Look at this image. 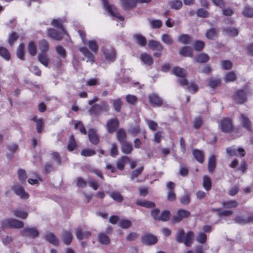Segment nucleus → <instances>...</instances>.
<instances>
[{
  "label": "nucleus",
  "mask_w": 253,
  "mask_h": 253,
  "mask_svg": "<svg viewBox=\"0 0 253 253\" xmlns=\"http://www.w3.org/2000/svg\"><path fill=\"white\" fill-rule=\"evenodd\" d=\"M218 34V30L216 28H213L207 31L206 36L210 40H214L217 37Z\"/></svg>",
  "instance_id": "2f4dec72"
},
{
  "label": "nucleus",
  "mask_w": 253,
  "mask_h": 253,
  "mask_svg": "<svg viewBox=\"0 0 253 253\" xmlns=\"http://www.w3.org/2000/svg\"><path fill=\"white\" fill-rule=\"evenodd\" d=\"M76 146L77 144L74 136L73 134L71 135L67 146V149L69 151H72L76 148Z\"/></svg>",
  "instance_id": "58836bf2"
},
{
  "label": "nucleus",
  "mask_w": 253,
  "mask_h": 253,
  "mask_svg": "<svg viewBox=\"0 0 253 253\" xmlns=\"http://www.w3.org/2000/svg\"><path fill=\"white\" fill-rule=\"evenodd\" d=\"M55 49L59 56L65 59L66 57V52L65 48L61 45H58L56 47Z\"/></svg>",
  "instance_id": "864d4df0"
},
{
  "label": "nucleus",
  "mask_w": 253,
  "mask_h": 253,
  "mask_svg": "<svg viewBox=\"0 0 253 253\" xmlns=\"http://www.w3.org/2000/svg\"><path fill=\"white\" fill-rule=\"evenodd\" d=\"M140 59L144 64L150 66L153 63V59L151 55L144 53L140 55Z\"/></svg>",
  "instance_id": "393cba45"
},
{
  "label": "nucleus",
  "mask_w": 253,
  "mask_h": 253,
  "mask_svg": "<svg viewBox=\"0 0 253 253\" xmlns=\"http://www.w3.org/2000/svg\"><path fill=\"white\" fill-rule=\"evenodd\" d=\"M104 8L111 16L117 17L121 20H124V17L120 15L115 5L110 4L108 0H102Z\"/></svg>",
  "instance_id": "7ed1b4c3"
},
{
  "label": "nucleus",
  "mask_w": 253,
  "mask_h": 253,
  "mask_svg": "<svg viewBox=\"0 0 253 253\" xmlns=\"http://www.w3.org/2000/svg\"><path fill=\"white\" fill-rule=\"evenodd\" d=\"M24 44L21 43L17 48V56L21 60L24 59Z\"/></svg>",
  "instance_id": "09e8293b"
},
{
  "label": "nucleus",
  "mask_w": 253,
  "mask_h": 253,
  "mask_svg": "<svg viewBox=\"0 0 253 253\" xmlns=\"http://www.w3.org/2000/svg\"><path fill=\"white\" fill-rule=\"evenodd\" d=\"M136 204L138 206L149 209L153 208L155 207L154 203L147 200H137Z\"/></svg>",
  "instance_id": "cd10ccee"
},
{
  "label": "nucleus",
  "mask_w": 253,
  "mask_h": 253,
  "mask_svg": "<svg viewBox=\"0 0 253 253\" xmlns=\"http://www.w3.org/2000/svg\"><path fill=\"white\" fill-rule=\"evenodd\" d=\"M193 49L191 47L185 46L181 48L180 50L179 53L184 56H192Z\"/></svg>",
  "instance_id": "c9c22d12"
},
{
  "label": "nucleus",
  "mask_w": 253,
  "mask_h": 253,
  "mask_svg": "<svg viewBox=\"0 0 253 253\" xmlns=\"http://www.w3.org/2000/svg\"><path fill=\"white\" fill-rule=\"evenodd\" d=\"M13 215L17 217L26 219L28 216V212L21 210H16L13 211Z\"/></svg>",
  "instance_id": "37998d69"
},
{
  "label": "nucleus",
  "mask_w": 253,
  "mask_h": 253,
  "mask_svg": "<svg viewBox=\"0 0 253 253\" xmlns=\"http://www.w3.org/2000/svg\"><path fill=\"white\" fill-rule=\"evenodd\" d=\"M127 162L130 163V159L127 156H123L118 159L117 162V168L120 170L124 169L125 164Z\"/></svg>",
  "instance_id": "bb28decb"
},
{
  "label": "nucleus",
  "mask_w": 253,
  "mask_h": 253,
  "mask_svg": "<svg viewBox=\"0 0 253 253\" xmlns=\"http://www.w3.org/2000/svg\"><path fill=\"white\" fill-rule=\"evenodd\" d=\"M91 233L89 231H85L83 232L81 228L79 227L76 229V235L77 238L79 240H82L84 238H87L90 236Z\"/></svg>",
  "instance_id": "c756f323"
},
{
  "label": "nucleus",
  "mask_w": 253,
  "mask_h": 253,
  "mask_svg": "<svg viewBox=\"0 0 253 253\" xmlns=\"http://www.w3.org/2000/svg\"><path fill=\"white\" fill-rule=\"evenodd\" d=\"M203 186L207 191L210 190L211 187V180L210 178L207 175L204 176L203 177Z\"/></svg>",
  "instance_id": "a18cd8bd"
},
{
  "label": "nucleus",
  "mask_w": 253,
  "mask_h": 253,
  "mask_svg": "<svg viewBox=\"0 0 253 253\" xmlns=\"http://www.w3.org/2000/svg\"><path fill=\"white\" fill-rule=\"evenodd\" d=\"M192 154L194 158L200 163H203L204 162V153L198 149L193 150Z\"/></svg>",
  "instance_id": "4be33fe9"
},
{
  "label": "nucleus",
  "mask_w": 253,
  "mask_h": 253,
  "mask_svg": "<svg viewBox=\"0 0 253 253\" xmlns=\"http://www.w3.org/2000/svg\"><path fill=\"white\" fill-rule=\"evenodd\" d=\"M148 21L150 26L153 29H158L162 27V21L159 19H149Z\"/></svg>",
  "instance_id": "e433bc0d"
},
{
  "label": "nucleus",
  "mask_w": 253,
  "mask_h": 253,
  "mask_svg": "<svg viewBox=\"0 0 253 253\" xmlns=\"http://www.w3.org/2000/svg\"><path fill=\"white\" fill-rule=\"evenodd\" d=\"M248 90L247 88L238 90L234 95V101L238 104H243L247 101Z\"/></svg>",
  "instance_id": "39448f33"
},
{
  "label": "nucleus",
  "mask_w": 253,
  "mask_h": 253,
  "mask_svg": "<svg viewBox=\"0 0 253 253\" xmlns=\"http://www.w3.org/2000/svg\"><path fill=\"white\" fill-rule=\"evenodd\" d=\"M109 105L105 101H102L99 104L93 105L89 110L88 113L91 115H98L102 111L107 112L109 110Z\"/></svg>",
  "instance_id": "f03ea898"
},
{
  "label": "nucleus",
  "mask_w": 253,
  "mask_h": 253,
  "mask_svg": "<svg viewBox=\"0 0 253 253\" xmlns=\"http://www.w3.org/2000/svg\"><path fill=\"white\" fill-rule=\"evenodd\" d=\"M191 38L188 34H182L178 38V42L184 44H189L191 42Z\"/></svg>",
  "instance_id": "f704fd0d"
},
{
  "label": "nucleus",
  "mask_w": 253,
  "mask_h": 253,
  "mask_svg": "<svg viewBox=\"0 0 253 253\" xmlns=\"http://www.w3.org/2000/svg\"><path fill=\"white\" fill-rule=\"evenodd\" d=\"M148 46L150 49L155 51L154 53V56L159 57L162 55L163 46L159 42L155 40H149Z\"/></svg>",
  "instance_id": "20e7f679"
},
{
  "label": "nucleus",
  "mask_w": 253,
  "mask_h": 253,
  "mask_svg": "<svg viewBox=\"0 0 253 253\" xmlns=\"http://www.w3.org/2000/svg\"><path fill=\"white\" fill-rule=\"evenodd\" d=\"M110 196L115 201L118 202H122L123 200V197L119 192H113L110 194Z\"/></svg>",
  "instance_id": "49530a36"
},
{
  "label": "nucleus",
  "mask_w": 253,
  "mask_h": 253,
  "mask_svg": "<svg viewBox=\"0 0 253 253\" xmlns=\"http://www.w3.org/2000/svg\"><path fill=\"white\" fill-rule=\"evenodd\" d=\"M242 15L248 18L253 17V8L249 6H246L244 7L242 12Z\"/></svg>",
  "instance_id": "4c0bfd02"
},
{
  "label": "nucleus",
  "mask_w": 253,
  "mask_h": 253,
  "mask_svg": "<svg viewBox=\"0 0 253 253\" xmlns=\"http://www.w3.org/2000/svg\"><path fill=\"white\" fill-rule=\"evenodd\" d=\"M102 51L105 55V59L108 61L113 62L116 57L115 49L110 46H105L103 47Z\"/></svg>",
  "instance_id": "423d86ee"
},
{
  "label": "nucleus",
  "mask_w": 253,
  "mask_h": 253,
  "mask_svg": "<svg viewBox=\"0 0 253 253\" xmlns=\"http://www.w3.org/2000/svg\"><path fill=\"white\" fill-rule=\"evenodd\" d=\"M21 234L25 237L35 238L39 236V233L36 228L26 227L21 231Z\"/></svg>",
  "instance_id": "f8f14e48"
},
{
  "label": "nucleus",
  "mask_w": 253,
  "mask_h": 253,
  "mask_svg": "<svg viewBox=\"0 0 253 253\" xmlns=\"http://www.w3.org/2000/svg\"><path fill=\"white\" fill-rule=\"evenodd\" d=\"M19 35L16 32H12L9 35L8 42L9 44L12 46L14 42H15L18 38Z\"/></svg>",
  "instance_id": "680f3d73"
},
{
  "label": "nucleus",
  "mask_w": 253,
  "mask_h": 253,
  "mask_svg": "<svg viewBox=\"0 0 253 253\" xmlns=\"http://www.w3.org/2000/svg\"><path fill=\"white\" fill-rule=\"evenodd\" d=\"M38 61L45 67H48L50 59L46 53H41L38 56Z\"/></svg>",
  "instance_id": "412c9836"
},
{
  "label": "nucleus",
  "mask_w": 253,
  "mask_h": 253,
  "mask_svg": "<svg viewBox=\"0 0 253 253\" xmlns=\"http://www.w3.org/2000/svg\"><path fill=\"white\" fill-rule=\"evenodd\" d=\"M136 42L141 46H144L146 44V39L144 37L140 34H135L133 35Z\"/></svg>",
  "instance_id": "ea45409f"
},
{
  "label": "nucleus",
  "mask_w": 253,
  "mask_h": 253,
  "mask_svg": "<svg viewBox=\"0 0 253 253\" xmlns=\"http://www.w3.org/2000/svg\"><path fill=\"white\" fill-rule=\"evenodd\" d=\"M75 128L76 129H79L80 131V132L81 133H82L83 134H86V129L82 122L78 121L75 124Z\"/></svg>",
  "instance_id": "4d7b16f0"
},
{
  "label": "nucleus",
  "mask_w": 253,
  "mask_h": 253,
  "mask_svg": "<svg viewBox=\"0 0 253 253\" xmlns=\"http://www.w3.org/2000/svg\"><path fill=\"white\" fill-rule=\"evenodd\" d=\"M216 165V157L214 154H211L208 158V170L210 173L214 171Z\"/></svg>",
  "instance_id": "a211bd4d"
},
{
  "label": "nucleus",
  "mask_w": 253,
  "mask_h": 253,
  "mask_svg": "<svg viewBox=\"0 0 253 253\" xmlns=\"http://www.w3.org/2000/svg\"><path fill=\"white\" fill-rule=\"evenodd\" d=\"M194 233L189 231L186 234L183 229L177 230L176 234V241L178 243H183L187 247H190L193 243Z\"/></svg>",
  "instance_id": "f257e3e1"
},
{
  "label": "nucleus",
  "mask_w": 253,
  "mask_h": 253,
  "mask_svg": "<svg viewBox=\"0 0 253 253\" xmlns=\"http://www.w3.org/2000/svg\"><path fill=\"white\" fill-rule=\"evenodd\" d=\"M39 48L42 53H46L49 49V44L47 41L42 40L39 42Z\"/></svg>",
  "instance_id": "473e14b6"
},
{
  "label": "nucleus",
  "mask_w": 253,
  "mask_h": 253,
  "mask_svg": "<svg viewBox=\"0 0 253 253\" xmlns=\"http://www.w3.org/2000/svg\"><path fill=\"white\" fill-rule=\"evenodd\" d=\"M148 98L149 103L153 107H160L163 104V99L156 93L149 94Z\"/></svg>",
  "instance_id": "9d476101"
},
{
  "label": "nucleus",
  "mask_w": 253,
  "mask_h": 253,
  "mask_svg": "<svg viewBox=\"0 0 253 253\" xmlns=\"http://www.w3.org/2000/svg\"><path fill=\"white\" fill-rule=\"evenodd\" d=\"M209 60L208 55L205 53H201L196 57V61L199 63H206Z\"/></svg>",
  "instance_id": "603ef678"
},
{
  "label": "nucleus",
  "mask_w": 253,
  "mask_h": 253,
  "mask_svg": "<svg viewBox=\"0 0 253 253\" xmlns=\"http://www.w3.org/2000/svg\"><path fill=\"white\" fill-rule=\"evenodd\" d=\"M2 225L4 227L21 228L23 227L24 223L23 222L15 219H7L2 222Z\"/></svg>",
  "instance_id": "6e6552de"
},
{
  "label": "nucleus",
  "mask_w": 253,
  "mask_h": 253,
  "mask_svg": "<svg viewBox=\"0 0 253 253\" xmlns=\"http://www.w3.org/2000/svg\"><path fill=\"white\" fill-rule=\"evenodd\" d=\"M122 144V151L123 153L128 154H130L132 151V145L128 142H125L121 143Z\"/></svg>",
  "instance_id": "79ce46f5"
},
{
  "label": "nucleus",
  "mask_w": 253,
  "mask_h": 253,
  "mask_svg": "<svg viewBox=\"0 0 253 253\" xmlns=\"http://www.w3.org/2000/svg\"><path fill=\"white\" fill-rule=\"evenodd\" d=\"M81 155L84 157H89L94 155L96 153L94 150L90 149H83L81 153Z\"/></svg>",
  "instance_id": "0e129e2a"
},
{
  "label": "nucleus",
  "mask_w": 253,
  "mask_h": 253,
  "mask_svg": "<svg viewBox=\"0 0 253 253\" xmlns=\"http://www.w3.org/2000/svg\"><path fill=\"white\" fill-rule=\"evenodd\" d=\"M209 86L211 88H214L220 83V80L218 78H210L208 80Z\"/></svg>",
  "instance_id": "3c124183"
},
{
  "label": "nucleus",
  "mask_w": 253,
  "mask_h": 253,
  "mask_svg": "<svg viewBox=\"0 0 253 253\" xmlns=\"http://www.w3.org/2000/svg\"><path fill=\"white\" fill-rule=\"evenodd\" d=\"M119 126V122L116 118L108 120L106 124L108 132L110 133H112L117 130Z\"/></svg>",
  "instance_id": "4468645a"
},
{
  "label": "nucleus",
  "mask_w": 253,
  "mask_h": 253,
  "mask_svg": "<svg viewBox=\"0 0 253 253\" xmlns=\"http://www.w3.org/2000/svg\"><path fill=\"white\" fill-rule=\"evenodd\" d=\"M190 215V212L184 210H178L176 214L173 216L172 220L175 222H179L183 218L189 217Z\"/></svg>",
  "instance_id": "9b49d317"
},
{
  "label": "nucleus",
  "mask_w": 253,
  "mask_h": 253,
  "mask_svg": "<svg viewBox=\"0 0 253 253\" xmlns=\"http://www.w3.org/2000/svg\"><path fill=\"white\" fill-rule=\"evenodd\" d=\"M220 127L221 131L224 132L228 133L232 130L234 131L232 121L229 118L223 119L220 122Z\"/></svg>",
  "instance_id": "0eeeda50"
},
{
  "label": "nucleus",
  "mask_w": 253,
  "mask_h": 253,
  "mask_svg": "<svg viewBox=\"0 0 253 253\" xmlns=\"http://www.w3.org/2000/svg\"><path fill=\"white\" fill-rule=\"evenodd\" d=\"M88 136L90 142L94 145H96L99 142V139L95 130L90 128L88 130Z\"/></svg>",
  "instance_id": "aec40b11"
},
{
  "label": "nucleus",
  "mask_w": 253,
  "mask_h": 253,
  "mask_svg": "<svg viewBox=\"0 0 253 253\" xmlns=\"http://www.w3.org/2000/svg\"><path fill=\"white\" fill-rule=\"evenodd\" d=\"M79 50L87 58V62L89 61L92 64L94 62V56L93 54L90 52L86 47H80Z\"/></svg>",
  "instance_id": "6ab92c4d"
},
{
  "label": "nucleus",
  "mask_w": 253,
  "mask_h": 253,
  "mask_svg": "<svg viewBox=\"0 0 253 253\" xmlns=\"http://www.w3.org/2000/svg\"><path fill=\"white\" fill-rule=\"evenodd\" d=\"M122 6L125 9H129L135 6L137 0H120Z\"/></svg>",
  "instance_id": "5701e85b"
},
{
  "label": "nucleus",
  "mask_w": 253,
  "mask_h": 253,
  "mask_svg": "<svg viewBox=\"0 0 253 253\" xmlns=\"http://www.w3.org/2000/svg\"><path fill=\"white\" fill-rule=\"evenodd\" d=\"M222 205L224 208L230 209L232 208H236L238 206V204L236 201L233 200L223 202L222 203Z\"/></svg>",
  "instance_id": "6e6d98bb"
},
{
  "label": "nucleus",
  "mask_w": 253,
  "mask_h": 253,
  "mask_svg": "<svg viewBox=\"0 0 253 253\" xmlns=\"http://www.w3.org/2000/svg\"><path fill=\"white\" fill-rule=\"evenodd\" d=\"M190 202V195L188 193H186L180 198V202L184 205H188Z\"/></svg>",
  "instance_id": "13d9d810"
},
{
  "label": "nucleus",
  "mask_w": 253,
  "mask_h": 253,
  "mask_svg": "<svg viewBox=\"0 0 253 253\" xmlns=\"http://www.w3.org/2000/svg\"><path fill=\"white\" fill-rule=\"evenodd\" d=\"M122 105V102L121 99L118 98L113 101V106L114 109L118 112H120L121 107Z\"/></svg>",
  "instance_id": "e2e57ef3"
},
{
  "label": "nucleus",
  "mask_w": 253,
  "mask_h": 253,
  "mask_svg": "<svg viewBox=\"0 0 253 253\" xmlns=\"http://www.w3.org/2000/svg\"><path fill=\"white\" fill-rule=\"evenodd\" d=\"M0 55L7 60H9L10 57L8 51L3 47H0Z\"/></svg>",
  "instance_id": "bf43d9fd"
},
{
  "label": "nucleus",
  "mask_w": 253,
  "mask_h": 253,
  "mask_svg": "<svg viewBox=\"0 0 253 253\" xmlns=\"http://www.w3.org/2000/svg\"><path fill=\"white\" fill-rule=\"evenodd\" d=\"M162 41L166 44L171 45L173 43L172 38L168 34H164L162 35Z\"/></svg>",
  "instance_id": "a19ab883"
},
{
  "label": "nucleus",
  "mask_w": 253,
  "mask_h": 253,
  "mask_svg": "<svg viewBox=\"0 0 253 253\" xmlns=\"http://www.w3.org/2000/svg\"><path fill=\"white\" fill-rule=\"evenodd\" d=\"M12 189L14 191L15 193L19 196L21 198L27 199L29 198V195L26 193L23 187L19 185H15L12 187Z\"/></svg>",
  "instance_id": "dca6fc26"
},
{
  "label": "nucleus",
  "mask_w": 253,
  "mask_h": 253,
  "mask_svg": "<svg viewBox=\"0 0 253 253\" xmlns=\"http://www.w3.org/2000/svg\"><path fill=\"white\" fill-rule=\"evenodd\" d=\"M29 53L32 56H35L37 53V46L33 42H30L28 46Z\"/></svg>",
  "instance_id": "de8ad7c7"
},
{
  "label": "nucleus",
  "mask_w": 253,
  "mask_h": 253,
  "mask_svg": "<svg viewBox=\"0 0 253 253\" xmlns=\"http://www.w3.org/2000/svg\"><path fill=\"white\" fill-rule=\"evenodd\" d=\"M77 185L79 188H84L87 185V182L80 177L77 179Z\"/></svg>",
  "instance_id": "774afa93"
},
{
  "label": "nucleus",
  "mask_w": 253,
  "mask_h": 253,
  "mask_svg": "<svg viewBox=\"0 0 253 253\" xmlns=\"http://www.w3.org/2000/svg\"><path fill=\"white\" fill-rule=\"evenodd\" d=\"M226 151L228 155L230 157L237 156V152L238 153L239 156L241 157H244L246 154L245 151L244 149L238 148L236 150L233 147L227 148Z\"/></svg>",
  "instance_id": "2eb2a0df"
},
{
  "label": "nucleus",
  "mask_w": 253,
  "mask_h": 253,
  "mask_svg": "<svg viewBox=\"0 0 253 253\" xmlns=\"http://www.w3.org/2000/svg\"><path fill=\"white\" fill-rule=\"evenodd\" d=\"M88 45L90 49L93 52L96 53L98 50V46L97 42L93 40L89 41L87 43H86Z\"/></svg>",
  "instance_id": "8fccbe9b"
},
{
  "label": "nucleus",
  "mask_w": 253,
  "mask_h": 253,
  "mask_svg": "<svg viewBox=\"0 0 253 253\" xmlns=\"http://www.w3.org/2000/svg\"><path fill=\"white\" fill-rule=\"evenodd\" d=\"M99 242L103 245H108L110 243L109 237L104 233H101L98 235Z\"/></svg>",
  "instance_id": "72a5a7b5"
},
{
  "label": "nucleus",
  "mask_w": 253,
  "mask_h": 253,
  "mask_svg": "<svg viewBox=\"0 0 253 253\" xmlns=\"http://www.w3.org/2000/svg\"><path fill=\"white\" fill-rule=\"evenodd\" d=\"M170 212L168 211H164L160 213L159 220L168 221L169 218Z\"/></svg>",
  "instance_id": "052dcab7"
},
{
  "label": "nucleus",
  "mask_w": 253,
  "mask_h": 253,
  "mask_svg": "<svg viewBox=\"0 0 253 253\" xmlns=\"http://www.w3.org/2000/svg\"><path fill=\"white\" fill-rule=\"evenodd\" d=\"M61 238L65 244L69 245L71 244L73 237L70 232L65 231L63 233Z\"/></svg>",
  "instance_id": "a878e982"
},
{
  "label": "nucleus",
  "mask_w": 253,
  "mask_h": 253,
  "mask_svg": "<svg viewBox=\"0 0 253 253\" xmlns=\"http://www.w3.org/2000/svg\"><path fill=\"white\" fill-rule=\"evenodd\" d=\"M240 120L241 126L248 131H252V123L247 116L243 113H241L240 115Z\"/></svg>",
  "instance_id": "ddd939ff"
},
{
  "label": "nucleus",
  "mask_w": 253,
  "mask_h": 253,
  "mask_svg": "<svg viewBox=\"0 0 253 253\" xmlns=\"http://www.w3.org/2000/svg\"><path fill=\"white\" fill-rule=\"evenodd\" d=\"M169 4L171 8L176 10L179 9L182 6V2L179 0H173L170 2Z\"/></svg>",
  "instance_id": "5fc2aeb1"
},
{
  "label": "nucleus",
  "mask_w": 253,
  "mask_h": 253,
  "mask_svg": "<svg viewBox=\"0 0 253 253\" xmlns=\"http://www.w3.org/2000/svg\"><path fill=\"white\" fill-rule=\"evenodd\" d=\"M65 31L62 29L58 32L54 29H48L47 35L50 38L57 41H60L62 39L63 36L65 34Z\"/></svg>",
  "instance_id": "1a4fd4ad"
},
{
  "label": "nucleus",
  "mask_w": 253,
  "mask_h": 253,
  "mask_svg": "<svg viewBox=\"0 0 253 253\" xmlns=\"http://www.w3.org/2000/svg\"><path fill=\"white\" fill-rule=\"evenodd\" d=\"M156 236L152 235H146L143 237V242L147 245H152L157 243Z\"/></svg>",
  "instance_id": "b1692460"
},
{
  "label": "nucleus",
  "mask_w": 253,
  "mask_h": 253,
  "mask_svg": "<svg viewBox=\"0 0 253 253\" xmlns=\"http://www.w3.org/2000/svg\"><path fill=\"white\" fill-rule=\"evenodd\" d=\"M172 73L179 78H184L186 75V70L179 67H175L172 70Z\"/></svg>",
  "instance_id": "c85d7f7f"
},
{
  "label": "nucleus",
  "mask_w": 253,
  "mask_h": 253,
  "mask_svg": "<svg viewBox=\"0 0 253 253\" xmlns=\"http://www.w3.org/2000/svg\"><path fill=\"white\" fill-rule=\"evenodd\" d=\"M117 137L120 143H122L126 142V133L124 129L121 128L117 131Z\"/></svg>",
  "instance_id": "7c9ffc66"
},
{
  "label": "nucleus",
  "mask_w": 253,
  "mask_h": 253,
  "mask_svg": "<svg viewBox=\"0 0 253 253\" xmlns=\"http://www.w3.org/2000/svg\"><path fill=\"white\" fill-rule=\"evenodd\" d=\"M36 123V128L38 133H41L43 129V122L42 119H37L35 117L32 119Z\"/></svg>",
  "instance_id": "c03bdc74"
},
{
  "label": "nucleus",
  "mask_w": 253,
  "mask_h": 253,
  "mask_svg": "<svg viewBox=\"0 0 253 253\" xmlns=\"http://www.w3.org/2000/svg\"><path fill=\"white\" fill-rule=\"evenodd\" d=\"M44 238L47 241L54 246H58L59 244V239L51 232H47L44 236Z\"/></svg>",
  "instance_id": "f3484780"
},
{
  "label": "nucleus",
  "mask_w": 253,
  "mask_h": 253,
  "mask_svg": "<svg viewBox=\"0 0 253 253\" xmlns=\"http://www.w3.org/2000/svg\"><path fill=\"white\" fill-rule=\"evenodd\" d=\"M204 42L200 41H196L193 44L195 49L197 51L202 50L204 46Z\"/></svg>",
  "instance_id": "69168bd1"
},
{
  "label": "nucleus",
  "mask_w": 253,
  "mask_h": 253,
  "mask_svg": "<svg viewBox=\"0 0 253 253\" xmlns=\"http://www.w3.org/2000/svg\"><path fill=\"white\" fill-rule=\"evenodd\" d=\"M236 79V76L233 72H230L227 73L225 77V80L227 82H234Z\"/></svg>",
  "instance_id": "338daca9"
}]
</instances>
